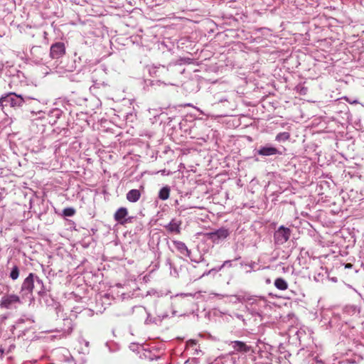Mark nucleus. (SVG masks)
Masks as SVG:
<instances>
[{
    "label": "nucleus",
    "mask_w": 364,
    "mask_h": 364,
    "mask_svg": "<svg viewBox=\"0 0 364 364\" xmlns=\"http://www.w3.org/2000/svg\"><path fill=\"white\" fill-rule=\"evenodd\" d=\"M36 288L38 300L41 305L46 307L57 309L59 303L50 294L49 290L46 289L43 281L35 273L31 272L23 279L19 294L22 298L29 297L33 300V292Z\"/></svg>",
    "instance_id": "obj_1"
},
{
    "label": "nucleus",
    "mask_w": 364,
    "mask_h": 364,
    "mask_svg": "<svg viewBox=\"0 0 364 364\" xmlns=\"http://www.w3.org/2000/svg\"><path fill=\"white\" fill-rule=\"evenodd\" d=\"M41 105V100L35 97L16 94L15 92H9L0 97V107H10L14 109H22L24 107ZM38 107H36L37 109Z\"/></svg>",
    "instance_id": "obj_2"
},
{
    "label": "nucleus",
    "mask_w": 364,
    "mask_h": 364,
    "mask_svg": "<svg viewBox=\"0 0 364 364\" xmlns=\"http://www.w3.org/2000/svg\"><path fill=\"white\" fill-rule=\"evenodd\" d=\"M0 70L4 75V82H7L10 89H15L18 85L26 82V77L24 73L15 66L4 67L0 63Z\"/></svg>",
    "instance_id": "obj_3"
},
{
    "label": "nucleus",
    "mask_w": 364,
    "mask_h": 364,
    "mask_svg": "<svg viewBox=\"0 0 364 364\" xmlns=\"http://www.w3.org/2000/svg\"><path fill=\"white\" fill-rule=\"evenodd\" d=\"M191 294H181L175 296L173 301V314L178 313L181 316L191 313L193 309L191 306L193 301L186 299L187 296H191Z\"/></svg>",
    "instance_id": "obj_4"
},
{
    "label": "nucleus",
    "mask_w": 364,
    "mask_h": 364,
    "mask_svg": "<svg viewBox=\"0 0 364 364\" xmlns=\"http://www.w3.org/2000/svg\"><path fill=\"white\" fill-rule=\"evenodd\" d=\"M285 151L286 149L284 148H277L273 144L267 143L255 149V156L259 155L262 157L282 156L284 154Z\"/></svg>",
    "instance_id": "obj_5"
},
{
    "label": "nucleus",
    "mask_w": 364,
    "mask_h": 364,
    "mask_svg": "<svg viewBox=\"0 0 364 364\" xmlns=\"http://www.w3.org/2000/svg\"><path fill=\"white\" fill-rule=\"evenodd\" d=\"M24 298L14 294H7L1 297L0 301V307L5 309H16L18 305L22 304V299Z\"/></svg>",
    "instance_id": "obj_6"
},
{
    "label": "nucleus",
    "mask_w": 364,
    "mask_h": 364,
    "mask_svg": "<svg viewBox=\"0 0 364 364\" xmlns=\"http://www.w3.org/2000/svg\"><path fill=\"white\" fill-rule=\"evenodd\" d=\"M29 58L36 65L45 64L46 63V51L41 46H34L30 50Z\"/></svg>",
    "instance_id": "obj_7"
},
{
    "label": "nucleus",
    "mask_w": 364,
    "mask_h": 364,
    "mask_svg": "<svg viewBox=\"0 0 364 364\" xmlns=\"http://www.w3.org/2000/svg\"><path fill=\"white\" fill-rule=\"evenodd\" d=\"M291 230L281 225L274 233V242L277 246H280L287 242L291 236Z\"/></svg>",
    "instance_id": "obj_8"
},
{
    "label": "nucleus",
    "mask_w": 364,
    "mask_h": 364,
    "mask_svg": "<svg viewBox=\"0 0 364 364\" xmlns=\"http://www.w3.org/2000/svg\"><path fill=\"white\" fill-rule=\"evenodd\" d=\"M66 53V45L63 41H56L50 46L49 56L53 60H59Z\"/></svg>",
    "instance_id": "obj_9"
},
{
    "label": "nucleus",
    "mask_w": 364,
    "mask_h": 364,
    "mask_svg": "<svg viewBox=\"0 0 364 364\" xmlns=\"http://www.w3.org/2000/svg\"><path fill=\"white\" fill-rule=\"evenodd\" d=\"M230 235V231L225 228H220L215 231L205 233V237L213 243L218 244Z\"/></svg>",
    "instance_id": "obj_10"
},
{
    "label": "nucleus",
    "mask_w": 364,
    "mask_h": 364,
    "mask_svg": "<svg viewBox=\"0 0 364 364\" xmlns=\"http://www.w3.org/2000/svg\"><path fill=\"white\" fill-rule=\"evenodd\" d=\"M182 220L181 219L174 218L166 225H164V228L169 234L179 235L181 232Z\"/></svg>",
    "instance_id": "obj_11"
},
{
    "label": "nucleus",
    "mask_w": 364,
    "mask_h": 364,
    "mask_svg": "<svg viewBox=\"0 0 364 364\" xmlns=\"http://www.w3.org/2000/svg\"><path fill=\"white\" fill-rule=\"evenodd\" d=\"M127 209L124 207H121L117 209L114 215V220L120 225H125L126 223H131L133 218H127Z\"/></svg>",
    "instance_id": "obj_12"
},
{
    "label": "nucleus",
    "mask_w": 364,
    "mask_h": 364,
    "mask_svg": "<svg viewBox=\"0 0 364 364\" xmlns=\"http://www.w3.org/2000/svg\"><path fill=\"white\" fill-rule=\"evenodd\" d=\"M172 242H173L174 247H176V249L177 250V251L179 252L181 255L190 258V259L192 262H194L196 263L199 262L198 260H196V259L192 258L191 250H189L188 248V247L183 242L179 241V240H173Z\"/></svg>",
    "instance_id": "obj_13"
},
{
    "label": "nucleus",
    "mask_w": 364,
    "mask_h": 364,
    "mask_svg": "<svg viewBox=\"0 0 364 364\" xmlns=\"http://www.w3.org/2000/svg\"><path fill=\"white\" fill-rule=\"evenodd\" d=\"M82 67V59L80 57L75 58L70 60L68 63L62 68L67 72H73L75 70H80Z\"/></svg>",
    "instance_id": "obj_14"
},
{
    "label": "nucleus",
    "mask_w": 364,
    "mask_h": 364,
    "mask_svg": "<svg viewBox=\"0 0 364 364\" xmlns=\"http://www.w3.org/2000/svg\"><path fill=\"white\" fill-rule=\"evenodd\" d=\"M230 345L232 346L234 350L237 353H247L252 350L250 346L247 345L245 342L241 341H230Z\"/></svg>",
    "instance_id": "obj_15"
},
{
    "label": "nucleus",
    "mask_w": 364,
    "mask_h": 364,
    "mask_svg": "<svg viewBox=\"0 0 364 364\" xmlns=\"http://www.w3.org/2000/svg\"><path fill=\"white\" fill-rule=\"evenodd\" d=\"M168 70L164 65H152L149 68V73L153 77H160L167 73Z\"/></svg>",
    "instance_id": "obj_16"
},
{
    "label": "nucleus",
    "mask_w": 364,
    "mask_h": 364,
    "mask_svg": "<svg viewBox=\"0 0 364 364\" xmlns=\"http://www.w3.org/2000/svg\"><path fill=\"white\" fill-rule=\"evenodd\" d=\"M141 191L138 189H132L126 194V198L129 202L136 203L141 197Z\"/></svg>",
    "instance_id": "obj_17"
},
{
    "label": "nucleus",
    "mask_w": 364,
    "mask_h": 364,
    "mask_svg": "<svg viewBox=\"0 0 364 364\" xmlns=\"http://www.w3.org/2000/svg\"><path fill=\"white\" fill-rule=\"evenodd\" d=\"M63 112L58 108H54L49 111L48 117L49 123L53 124L56 122L58 119H60Z\"/></svg>",
    "instance_id": "obj_18"
},
{
    "label": "nucleus",
    "mask_w": 364,
    "mask_h": 364,
    "mask_svg": "<svg viewBox=\"0 0 364 364\" xmlns=\"http://www.w3.org/2000/svg\"><path fill=\"white\" fill-rule=\"evenodd\" d=\"M275 287L281 291H284L288 289V284L283 278H277L274 281Z\"/></svg>",
    "instance_id": "obj_19"
},
{
    "label": "nucleus",
    "mask_w": 364,
    "mask_h": 364,
    "mask_svg": "<svg viewBox=\"0 0 364 364\" xmlns=\"http://www.w3.org/2000/svg\"><path fill=\"white\" fill-rule=\"evenodd\" d=\"M170 191H171L170 187H168V186H166L161 188L159 192V195H158L159 198L162 200H167L169 198Z\"/></svg>",
    "instance_id": "obj_20"
},
{
    "label": "nucleus",
    "mask_w": 364,
    "mask_h": 364,
    "mask_svg": "<svg viewBox=\"0 0 364 364\" xmlns=\"http://www.w3.org/2000/svg\"><path fill=\"white\" fill-rule=\"evenodd\" d=\"M232 261H233V260H226V261H225V262L223 263V264H222L221 266H220V267H218V268H213V269H212L209 270L208 272H205V273H203V274L200 277H200H203V276H205V275H208V274H210V273H211L212 272H213V271H215V272H218V271L221 270V269H222L223 267H231L232 266Z\"/></svg>",
    "instance_id": "obj_21"
},
{
    "label": "nucleus",
    "mask_w": 364,
    "mask_h": 364,
    "mask_svg": "<svg viewBox=\"0 0 364 364\" xmlns=\"http://www.w3.org/2000/svg\"><path fill=\"white\" fill-rule=\"evenodd\" d=\"M237 299L238 302L242 303L247 301H252V303H254L256 301L255 296H249V295H233Z\"/></svg>",
    "instance_id": "obj_22"
},
{
    "label": "nucleus",
    "mask_w": 364,
    "mask_h": 364,
    "mask_svg": "<svg viewBox=\"0 0 364 364\" xmlns=\"http://www.w3.org/2000/svg\"><path fill=\"white\" fill-rule=\"evenodd\" d=\"M166 264L169 267L170 274L174 277H178V273L177 272L176 268L175 267L173 263L172 262L170 257H167L166 259Z\"/></svg>",
    "instance_id": "obj_23"
},
{
    "label": "nucleus",
    "mask_w": 364,
    "mask_h": 364,
    "mask_svg": "<svg viewBox=\"0 0 364 364\" xmlns=\"http://www.w3.org/2000/svg\"><path fill=\"white\" fill-rule=\"evenodd\" d=\"M20 274V269L17 265H14L11 269V272L9 273V277L13 280H16Z\"/></svg>",
    "instance_id": "obj_24"
},
{
    "label": "nucleus",
    "mask_w": 364,
    "mask_h": 364,
    "mask_svg": "<svg viewBox=\"0 0 364 364\" xmlns=\"http://www.w3.org/2000/svg\"><path fill=\"white\" fill-rule=\"evenodd\" d=\"M146 86H150L153 87H160L161 85H171V83H166L164 81L156 80H149L148 82H146Z\"/></svg>",
    "instance_id": "obj_25"
},
{
    "label": "nucleus",
    "mask_w": 364,
    "mask_h": 364,
    "mask_svg": "<svg viewBox=\"0 0 364 364\" xmlns=\"http://www.w3.org/2000/svg\"><path fill=\"white\" fill-rule=\"evenodd\" d=\"M290 137V134L287 132H279L276 135L275 140L277 141H285Z\"/></svg>",
    "instance_id": "obj_26"
},
{
    "label": "nucleus",
    "mask_w": 364,
    "mask_h": 364,
    "mask_svg": "<svg viewBox=\"0 0 364 364\" xmlns=\"http://www.w3.org/2000/svg\"><path fill=\"white\" fill-rule=\"evenodd\" d=\"M44 105L43 102H41V105H39L36 109V105H31L30 107H24L23 109H26L27 110H28L29 112H31V113H34V114H40L42 112V110H41V107Z\"/></svg>",
    "instance_id": "obj_27"
},
{
    "label": "nucleus",
    "mask_w": 364,
    "mask_h": 364,
    "mask_svg": "<svg viewBox=\"0 0 364 364\" xmlns=\"http://www.w3.org/2000/svg\"><path fill=\"white\" fill-rule=\"evenodd\" d=\"M256 264H257L256 262H254V261H251L250 263H247V262H240V266L241 267L245 266V267H249V269L246 270V273L252 272L254 270Z\"/></svg>",
    "instance_id": "obj_28"
},
{
    "label": "nucleus",
    "mask_w": 364,
    "mask_h": 364,
    "mask_svg": "<svg viewBox=\"0 0 364 364\" xmlns=\"http://www.w3.org/2000/svg\"><path fill=\"white\" fill-rule=\"evenodd\" d=\"M75 209L72 207L65 208L63 210V215L65 217H72L75 214Z\"/></svg>",
    "instance_id": "obj_29"
},
{
    "label": "nucleus",
    "mask_w": 364,
    "mask_h": 364,
    "mask_svg": "<svg viewBox=\"0 0 364 364\" xmlns=\"http://www.w3.org/2000/svg\"><path fill=\"white\" fill-rule=\"evenodd\" d=\"M58 134H61L65 137H69L71 135V132L68 128H63L60 130Z\"/></svg>",
    "instance_id": "obj_30"
},
{
    "label": "nucleus",
    "mask_w": 364,
    "mask_h": 364,
    "mask_svg": "<svg viewBox=\"0 0 364 364\" xmlns=\"http://www.w3.org/2000/svg\"><path fill=\"white\" fill-rule=\"evenodd\" d=\"M135 309H138L139 311H140L141 312L146 311V309L142 306H134L128 312L123 313L122 315L125 316V315L129 314L130 313H133V311Z\"/></svg>",
    "instance_id": "obj_31"
},
{
    "label": "nucleus",
    "mask_w": 364,
    "mask_h": 364,
    "mask_svg": "<svg viewBox=\"0 0 364 364\" xmlns=\"http://www.w3.org/2000/svg\"><path fill=\"white\" fill-rule=\"evenodd\" d=\"M344 311L355 314L357 312V309L355 306H346L344 309Z\"/></svg>",
    "instance_id": "obj_32"
},
{
    "label": "nucleus",
    "mask_w": 364,
    "mask_h": 364,
    "mask_svg": "<svg viewBox=\"0 0 364 364\" xmlns=\"http://www.w3.org/2000/svg\"><path fill=\"white\" fill-rule=\"evenodd\" d=\"M215 103L228 102V99L226 97H215Z\"/></svg>",
    "instance_id": "obj_33"
},
{
    "label": "nucleus",
    "mask_w": 364,
    "mask_h": 364,
    "mask_svg": "<svg viewBox=\"0 0 364 364\" xmlns=\"http://www.w3.org/2000/svg\"><path fill=\"white\" fill-rule=\"evenodd\" d=\"M60 140H62L61 138L59 140L55 141L54 143V147H55V151H57L58 149H59L60 148L62 144L67 143V141L60 142Z\"/></svg>",
    "instance_id": "obj_34"
},
{
    "label": "nucleus",
    "mask_w": 364,
    "mask_h": 364,
    "mask_svg": "<svg viewBox=\"0 0 364 364\" xmlns=\"http://www.w3.org/2000/svg\"><path fill=\"white\" fill-rule=\"evenodd\" d=\"M197 344V341L196 340H189L186 343V346L188 348H192Z\"/></svg>",
    "instance_id": "obj_35"
},
{
    "label": "nucleus",
    "mask_w": 364,
    "mask_h": 364,
    "mask_svg": "<svg viewBox=\"0 0 364 364\" xmlns=\"http://www.w3.org/2000/svg\"><path fill=\"white\" fill-rule=\"evenodd\" d=\"M345 99L350 104H358L359 103L358 99H351V98H349L347 97H345Z\"/></svg>",
    "instance_id": "obj_36"
},
{
    "label": "nucleus",
    "mask_w": 364,
    "mask_h": 364,
    "mask_svg": "<svg viewBox=\"0 0 364 364\" xmlns=\"http://www.w3.org/2000/svg\"><path fill=\"white\" fill-rule=\"evenodd\" d=\"M5 354V350L4 348L0 347V360L3 358L4 355Z\"/></svg>",
    "instance_id": "obj_37"
},
{
    "label": "nucleus",
    "mask_w": 364,
    "mask_h": 364,
    "mask_svg": "<svg viewBox=\"0 0 364 364\" xmlns=\"http://www.w3.org/2000/svg\"><path fill=\"white\" fill-rule=\"evenodd\" d=\"M315 360L316 362V364H325L324 362L321 360H319L318 357L315 358Z\"/></svg>",
    "instance_id": "obj_38"
},
{
    "label": "nucleus",
    "mask_w": 364,
    "mask_h": 364,
    "mask_svg": "<svg viewBox=\"0 0 364 364\" xmlns=\"http://www.w3.org/2000/svg\"><path fill=\"white\" fill-rule=\"evenodd\" d=\"M345 267L348 268V269H350V268L353 267V264H350V263H347V264H345Z\"/></svg>",
    "instance_id": "obj_39"
},
{
    "label": "nucleus",
    "mask_w": 364,
    "mask_h": 364,
    "mask_svg": "<svg viewBox=\"0 0 364 364\" xmlns=\"http://www.w3.org/2000/svg\"><path fill=\"white\" fill-rule=\"evenodd\" d=\"M85 345L88 347L89 346V342L87 341H85Z\"/></svg>",
    "instance_id": "obj_40"
},
{
    "label": "nucleus",
    "mask_w": 364,
    "mask_h": 364,
    "mask_svg": "<svg viewBox=\"0 0 364 364\" xmlns=\"http://www.w3.org/2000/svg\"><path fill=\"white\" fill-rule=\"evenodd\" d=\"M47 35H48L47 32L46 31H43V36H44L45 38L46 37Z\"/></svg>",
    "instance_id": "obj_41"
},
{
    "label": "nucleus",
    "mask_w": 364,
    "mask_h": 364,
    "mask_svg": "<svg viewBox=\"0 0 364 364\" xmlns=\"http://www.w3.org/2000/svg\"><path fill=\"white\" fill-rule=\"evenodd\" d=\"M240 259V257L239 256V257H235V259H234V261H235V260H238V259Z\"/></svg>",
    "instance_id": "obj_42"
},
{
    "label": "nucleus",
    "mask_w": 364,
    "mask_h": 364,
    "mask_svg": "<svg viewBox=\"0 0 364 364\" xmlns=\"http://www.w3.org/2000/svg\"><path fill=\"white\" fill-rule=\"evenodd\" d=\"M3 285L0 284V291H2L1 288H3Z\"/></svg>",
    "instance_id": "obj_43"
},
{
    "label": "nucleus",
    "mask_w": 364,
    "mask_h": 364,
    "mask_svg": "<svg viewBox=\"0 0 364 364\" xmlns=\"http://www.w3.org/2000/svg\"><path fill=\"white\" fill-rule=\"evenodd\" d=\"M6 316H2V317H1V319H2V320H4V319H6Z\"/></svg>",
    "instance_id": "obj_44"
},
{
    "label": "nucleus",
    "mask_w": 364,
    "mask_h": 364,
    "mask_svg": "<svg viewBox=\"0 0 364 364\" xmlns=\"http://www.w3.org/2000/svg\"><path fill=\"white\" fill-rule=\"evenodd\" d=\"M361 267H362L363 268V269H364V263H362V264H361Z\"/></svg>",
    "instance_id": "obj_45"
},
{
    "label": "nucleus",
    "mask_w": 364,
    "mask_h": 364,
    "mask_svg": "<svg viewBox=\"0 0 364 364\" xmlns=\"http://www.w3.org/2000/svg\"><path fill=\"white\" fill-rule=\"evenodd\" d=\"M184 209H181V208H178V210H180V211H182Z\"/></svg>",
    "instance_id": "obj_46"
},
{
    "label": "nucleus",
    "mask_w": 364,
    "mask_h": 364,
    "mask_svg": "<svg viewBox=\"0 0 364 364\" xmlns=\"http://www.w3.org/2000/svg\"><path fill=\"white\" fill-rule=\"evenodd\" d=\"M267 283H269V282H270V279H268L267 280Z\"/></svg>",
    "instance_id": "obj_47"
}]
</instances>
